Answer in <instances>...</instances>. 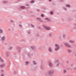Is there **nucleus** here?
<instances>
[{
  "mask_svg": "<svg viewBox=\"0 0 76 76\" xmlns=\"http://www.w3.org/2000/svg\"><path fill=\"white\" fill-rule=\"evenodd\" d=\"M55 50L56 51H58L60 49V46L57 44H56L55 45Z\"/></svg>",
  "mask_w": 76,
  "mask_h": 76,
  "instance_id": "1",
  "label": "nucleus"
},
{
  "mask_svg": "<svg viewBox=\"0 0 76 76\" xmlns=\"http://www.w3.org/2000/svg\"><path fill=\"white\" fill-rule=\"evenodd\" d=\"M54 70L50 71L48 72V75L49 76H52V75H53V73H54Z\"/></svg>",
  "mask_w": 76,
  "mask_h": 76,
  "instance_id": "2",
  "label": "nucleus"
},
{
  "mask_svg": "<svg viewBox=\"0 0 76 76\" xmlns=\"http://www.w3.org/2000/svg\"><path fill=\"white\" fill-rule=\"evenodd\" d=\"M55 63H56V66L57 67H58L60 65V63L58 62V60H56L55 61Z\"/></svg>",
  "mask_w": 76,
  "mask_h": 76,
  "instance_id": "3",
  "label": "nucleus"
},
{
  "mask_svg": "<svg viewBox=\"0 0 76 76\" xmlns=\"http://www.w3.org/2000/svg\"><path fill=\"white\" fill-rule=\"evenodd\" d=\"M64 45L66 46L67 47H71V46H70L67 43H65Z\"/></svg>",
  "mask_w": 76,
  "mask_h": 76,
  "instance_id": "4",
  "label": "nucleus"
},
{
  "mask_svg": "<svg viewBox=\"0 0 76 76\" xmlns=\"http://www.w3.org/2000/svg\"><path fill=\"white\" fill-rule=\"evenodd\" d=\"M48 50L49 51V52H52V48H51V47H50L48 48Z\"/></svg>",
  "mask_w": 76,
  "mask_h": 76,
  "instance_id": "5",
  "label": "nucleus"
},
{
  "mask_svg": "<svg viewBox=\"0 0 76 76\" xmlns=\"http://www.w3.org/2000/svg\"><path fill=\"white\" fill-rule=\"evenodd\" d=\"M48 65L50 67H52V66H53V64H52V63L50 62L49 63Z\"/></svg>",
  "mask_w": 76,
  "mask_h": 76,
  "instance_id": "6",
  "label": "nucleus"
},
{
  "mask_svg": "<svg viewBox=\"0 0 76 76\" xmlns=\"http://www.w3.org/2000/svg\"><path fill=\"white\" fill-rule=\"evenodd\" d=\"M45 28L47 30H50V27H46Z\"/></svg>",
  "mask_w": 76,
  "mask_h": 76,
  "instance_id": "7",
  "label": "nucleus"
},
{
  "mask_svg": "<svg viewBox=\"0 0 76 76\" xmlns=\"http://www.w3.org/2000/svg\"><path fill=\"white\" fill-rule=\"evenodd\" d=\"M5 39V37H3L1 38V40L2 41H4Z\"/></svg>",
  "mask_w": 76,
  "mask_h": 76,
  "instance_id": "8",
  "label": "nucleus"
},
{
  "mask_svg": "<svg viewBox=\"0 0 76 76\" xmlns=\"http://www.w3.org/2000/svg\"><path fill=\"white\" fill-rule=\"evenodd\" d=\"M33 64H34V65H35L37 64V63L35 62V61H33Z\"/></svg>",
  "mask_w": 76,
  "mask_h": 76,
  "instance_id": "9",
  "label": "nucleus"
},
{
  "mask_svg": "<svg viewBox=\"0 0 76 76\" xmlns=\"http://www.w3.org/2000/svg\"><path fill=\"white\" fill-rule=\"evenodd\" d=\"M63 72L65 73H66V72H67V71H66V70H64L63 71Z\"/></svg>",
  "mask_w": 76,
  "mask_h": 76,
  "instance_id": "10",
  "label": "nucleus"
},
{
  "mask_svg": "<svg viewBox=\"0 0 76 76\" xmlns=\"http://www.w3.org/2000/svg\"><path fill=\"white\" fill-rule=\"evenodd\" d=\"M3 32V30L1 29H0V33Z\"/></svg>",
  "mask_w": 76,
  "mask_h": 76,
  "instance_id": "11",
  "label": "nucleus"
},
{
  "mask_svg": "<svg viewBox=\"0 0 76 76\" xmlns=\"http://www.w3.org/2000/svg\"><path fill=\"white\" fill-rule=\"evenodd\" d=\"M21 9H25V7L24 6H22L21 7Z\"/></svg>",
  "mask_w": 76,
  "mask_h": 76,
  "instance_id": "12",
  "label": "nucleus"
},
{
  "mask_svg": "<svg viewBox=\"0 0 76 76\" xmlns=\"http://www.w3.org/2000/svg\"><path fill=\"white\" fill-rule=\"evenodd\" d=\"M66 7H70V5H66Z\"/></svg>",
  "mask_w": 76,
  "mask_h": 76,
  "instance_id": "13",
  "label": "nucleus"
},
{
  "mask_svg": "<svg viewBox=\"0 0 76 76\" xmlns=\"http://www.w3.org/2000/svg\"><path fill=\"white\" fill-rule=\"evenodd\" d=\"M26 65H28V64H29V62H26Z\"/></svg>",
  "mask_w": 76,
  "mask_h": 76,
  "instance_id": "14",
  "label": "nucleus"
},
{
  "mask_svg": "<svg viewBox=\"0 0 76 76\" xmlns=\"http://www.w3.org/2000/svg\"><path fill=\"white\" fill-rule=\"evenodd\" d=\"M69 42H70V43H73V41L72 40H70Z\"/></svg>",
  "mask_w": 76,
  "mask_h": 76,
  "instance_id": "15",
  "label": "nucleus"
},
{
  "mask_svg": "<svg viewBox=\"0 0 76 76\" xmlns=\"http://www.w3.org/2000/svg\"><path fill=\"white\" fill-rule=\"evenodd\" d=\"M50 14H51V15H53V12H50Z\"/></svg>",
  "mask_w": 76,
  "mask_h": 76,
  "instance_id": "16",
  "label": "nucleus"
},
{
  "mask_svg": "<svg viewBox=\"0 0 76 76\" xmlns=\"http://www.w3.org/2000/svg\"><path fill=\"white\" fill-rule=\"evenodd\" d=\"M38 20H39V21H41V19L39 18H38Z\"/></svg>",
  "mask_w": 76,
  "mask_h": 76,
  "instance_id": "17",
  "label": "nucleus"
},
{
  "mask_svg": "<svg viewBox=\"0 0 76 76\" xmlns=\"http://www.w3.org/2000/svg\"><path fill=\"white\" fill-rule=\"evenodd\" d=\"M19 26L21 27H22V25H19Z\"/></svg>",
  "mask_w": 76,
  "mask_h": 76,
  "instance_id": "18",
  "label": "nucleus"
},
{
  "mask_svg": "<svg viewBox=\"0 0 76 76\" xmlns=\"http://www.w3.org/2000/svg\"><path fill=\"white\" fill-rule=\"evenodd\" d=\"M41 16H42V17H43V16H44V15H43V14H42L41 15Z\"/></svg>",
  "mask_w": 76,
  "mask_h": 76,
  "instance_id": "19",
  "label": "nucleus"
},
{
  "mask_svg": "<svg viewBox=\"0 0 76 76\" xmlns=\"http://www.w3.org/2000/svg\"><path fill=\"white\" fill-rule=\"evenodd\" d=\"M34 1H31V3H34Z\"/></svg>",
  "mask_w": 76,
  "mask_h": 76,
  "instance_id": "20",
  "label": "nucleus"
},
{
  "mask_svg": "<svg viewBox=\"0 0 76 76\" xmlns=\"http://www.w3.org/2000/svg\"><path fill=\"white\" fill-rule=\"evenodd\" d=\"M1 61H3V60L2 59H1Z\"/></svg>",
  "mask_w": 76,
  "mask_h": 76,
  "instance_id": "21",
  "label": "nucleus"
},
{
  "mask_svg": "<svg viewBox=\"0 0 76 76\" xmlns=\"http://www.w3.org/2000/svg\"><path fill=\"white\" fill-rule=\"evenodd\" d=\"M1 66L2 67H3V65H1Z\"/></svg>",
  "mask_w": 76,
  "mask_h": 76,
  "instance_id": "22",
  "label": "nucleus"
},
{
  "mask_svg": "<svg viewBox=\"0 0 76 76\" xmlns=\"http://www.w3.org/2000/svg\"><path fill=\"white\" fill-rule=\"evenodd\" d=\"M31 26L32 27H34V26L33 25H31Z\"/></svg>",
  "mask_w": 76,
  "mask_h": 76,
  "instance_id": "23",
  "label": "nucleus"
},
{
  "mask_svg": "<svg viewBox=\"0 0 76 76\" xmlns=\"http://www.w3.org/2000/svg\"><path fill=\"white\" fill-rule=\"evenodd\" d=\"M68 51H69V52H70V50H68Z\"/></svg>",
  "mask_w": 76,
  "mask_h": 76,
  "instance_id": "24",
  "label": "nucleus"
},
{
  "mask_svg": "<svg viewBox=\"0 0 76 76\" xmlns=\"http://www.w3.org/2000/svg\"><path fill=\"white\" fill-rule=\"evenodd\" d=\"M1 76H4L3 75V74H2V75H1Z\"/></svg>",
  "mask_w": 76,
  "mask_h": 76,
  "instance_id": "25",
  "label": "nucleus"
},
{
  "mask_svg": "<svg viewBox=\"0 0 76 76\" xmlns=\"http://www.w3.org/2000/svg\"><path fill=\"white\" fill-rule=\"evenodd\" d=\"M51 1V0H49L50 1Z\"/></svg>",
  "mask_w": 76,
  "mask_h": 76,
  "instance_id": "26",
  "label": "nucleus"
},
{
  "mask_svg": "<svg viewBox=\"0 0 76 76\" xmlns=\"http://www.w3.org/2000/svg\"><path fill=\"white\" fill-rule=\"evenodd\" d=\"M47 19L46 18V19Z\"/></svg>",
  "mask_w": 76,
  "mask_h": 76,
  "instance_id": "27",
  "label": "nucleus"
},
{
  "mask_svg": "<svg viewBox=\"0 0 76 76\" xmlns=\"http://www.w3.org/2000/svg\"><path fill=\"white\" fill-rule=\"evenodd\" d=\"M2 72H3V71H2Z\"/></svg>",
  "mask_w": 76,
  "mask_h": 76,
  "instance_id": "28",
  "label": "nucleus"
}]
</instances>
